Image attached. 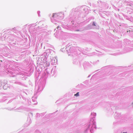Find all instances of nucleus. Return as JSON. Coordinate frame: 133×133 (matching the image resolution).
<instances>
[{
  "instance_id": "obj_2",
  "label": "nucleus",
  "mask_w": 133,
  "mask_h": 133,
  "mask_svg": "<svg viewBox=\"0 0 133 133\" xmlns=\"http://www.w3.org/2000/svg\"><path fill=\"white\" fill-rule=\"evenodd\" d=\"M93 25L95 26V23L94 22H93Z\"/></svg>"
},
{
  "instance_id": "obj_1",
  "label": "nucleus",
  "mask_w": 133,
  "mask_h": 133,
  "mask_svg": "<svg viewBox=\"0 0 133 133\" xmlns=\"http://www.w3.org/2000/svg\"><path fill=\"white\" fill-rule=\"evenodd\" d=\"M79 96V92H77L76 94L74 95L75 96Z\"/></svg>"
},
{
  "instance_id": "obj_3",
  "label": "nucleus",
  "mask_w": 133,
  "mask_h": 133,
  "mask_svg": "<svg viewBox=\"0 0 133 133\" xmlns=\"http://www.w3.org/2000/svg\"><path fill=\"white\" fill-rule=\"evenodd\" d=\"M59 27V26H57V28L58 29Z\"/></svg>"
},
{
  "instance_id": "obj_4",
  "label": "nucleus",
  "mask_w": 133,
  "mask_h": 133,
  "mask_svg": "<svg viewBox=\"0 0 133 133\" xmlns=\"http://www.w3.org/2000/svg\"><path fill=\"white\" fill-rule=\"evenodd\" d=\"M123 133H127V132H124Z\"/></svg>"
}]
</instances>
